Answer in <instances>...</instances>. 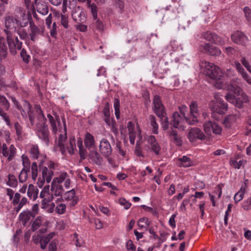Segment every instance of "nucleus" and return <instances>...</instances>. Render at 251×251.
<instances>
[{"instance_id":"nucleus-1","label":"nucleus","mask_w":251,"mask_h":251,"mask_svg":"<svg viewBox=\"0 0 251 251\" xmlns=\"http://www.w3.org/2000/svg\"><path fill=\"white\" fill-rule=\"evenodd\" d=\"M38 114L37 122L35 126V131L38 138L49 145L50 142V131L46 124L47 119L40 106L37 108Z\"/></svg>"},{"instance_id":"nucleus-2","label":"nucleus","mask_w":251,"mask_h":251,"mask_svg":"<svg viewBox=\"0 0 251 251\" xmlns=\"http://www.w3.org/2000/svg\"><path fill=\"white\" fill-rule=\"evenodd\" d=\"M205 73L206 75L213 80L214 86L218 89L224 87V83L221 80L223 73L220 68L214 64L206 62L205 63Z\"/></svg>"},{"instance_id":"nucleus-3","label":"nucleus","mask_w":251,"mask_h":251,"mask_svg":"<svg viewBox=\"0 0 251 251\" xmlns=\"http://www.w3.org/2000/svg\"><path fill=\"white\" fill-rule=\"evenodd\" d=\"M215 101H212L210 103V109L213 112L220 115L225 114L227 111V104L224 101L222 98L218 94L214 95Z\"/></svg>"},{"instance_id":"nucleus-4","label":"nucleus","mask_w":251,"mask_h":251,"mask_svg":"<svg viewBox=\"0 0 251 251\" xmlns=\"http://www.w3.org/2000/svg\"><path fill=\"white\" fill-rule=\"evenodd\" d=\"M20 22L18 20L12 16H7L4 17V26L5 28L3 31L6 34V40L9 42H12L11 33L10 30L12 29H16V26H17Z\"/></svg>"},{"instance_id":"nucleus-5","label":"nucleus","mask_w":251,"mask_h":251,"mask_svg":"<svg viewBox=\"0 0 251 251\" xmlns=\"http://www.w3.org/2000/svg\"><path fill=\"white\" fill-rule=\"evenodd\" d=\"M190 113L185 118V122L190 125H194L198 122V118L200 115L197 102L192 101L190 104Z\"/></svg>"},{"instance_id":"nucleus-6","label":"nucleus","mask_w":251,"mask_h":251,"mask_svg":"<svg viewBox=\"0 0 251 251\" xmlns=\"http://www.w3.org/2000/svg\"><path fill=\"white\" fill-rule=\"evenodd\" d=\"M152 102L153 104L152 110L158 117H162L164 114H166L164 106L162 103L160 96L155 95Z\"/></svg>"},{"instance_id":"nucleus-7","label":"nucleus","mask_w":251,"mask_h":251,"mask_svg":"<svg viewBox=\"0 0 251 251\" xmlns=\"http://www.w3.org/2000/svg\"><path fill=\"white\" fill-rule=\"evenodd\" d=\"M29 29L28 36L32 42H35L37 36L43 35L44 27H38L34 23L32 19L29 21Z\"/></svg>"},{"instance_id":"nucleus-8","label":"nucleus","mask_w":251,"mask_h":251,"mask_svg":"<svg viewBox=\"0 0 251 251\" xmlns=\"http://www.w3.org/2000/svg\"><path fill=\"white\" fill-rule=\"evenodd\" d=\"M200 50L205 53L213 56H219L222 52L219 48L209 43H205L200 47Z\"/></svg>"},{"instance_id":"nucleus-9","label":"nucleus","mask_w":251,"mask_h":251,"mask_svg":"<svg viewBox=\"0 0 251 251\" xmlns=\"http://www.w3.org/2000/svg\"><path fill=\"white\" fill-rule=\"evenodd\" d=\"M73 19L77 24H83L86 21V17L84 12L80 6H77L72 10Z\"/></svg>"},{"instance_id":"nucleus-10","label":"nucleus","mask_w":251,"mask_h":251,"mask_svg":"<svg viewBox=\"0 0 251 251\" xmlns=\"http://www.w3.org/2000/svg\"><path fill=\"white\" fill-rule=\"evenodd\" d=\"M205 137L202 131L197 127L191 128L188 133V138L191 142H195L197 139L203 140Z\"/></svg>"},{"instance_id":"nucleus-11","label":"nucleus","mask_w":251,"mask_h":251,"mask_svg":"<svg viewBox=\"0 0 251 251\" xmlns=\"http://www.w3.org/2000/svg\"><path fill=\"white\" fill-rule=\"evenodd\" d=\"M231 40L236 44L245 45L248 41V38L242 31H236L231 36Z\"/></svg>"},{"instance_id":"nucleus-12","label":"nucleus","mask_w":251,"mask_h":251,"mask_svg":"<svg viewBox=\"0 0 251 251\" xmlns=\"http://www.w3.org/2000/svg\"><path fill=\"white\" fill-rule=\"evenodd\" d=\"M22 161L24 168L19 175V181L21 183H23L26 181L28 176L27 172L29 170L28 158H22Z\"/></svg>"},{"instance_id":"nucleus-13","label":"nucleus","mask_w":251,"mask_h":251,"mask_svg":"<svg viewBox=\"0 0 251 251\" xmlns=\"http://www.w3.org/2000/svg\"><path fill=\"white\" fill-rule=\"evenodd\" d=\"M100 151L101 155L108 157L111 153L112 149L109 142L105 139H103L100 143Z\"/></svg>"},{"instance_id":"nucleus-14","label":"nucleus","mask_w":251,"mask_h":251,"mask_svg":"<svg viewBox=\"0 0 251 251\" xmlns=\"http://www.w3.org/2000/svg\"><path fill=\"white\" fill-rule=\"evenodd\" d=\"M11 39L12 42L10 43L8 40H6L7 44L9 47L10 51L13 53H16V50L18 49L20 50L22 48V42L20 41L17 37L15 38V41L14 39L13 36V33H11Z\"/></svg>"},{"instance_id":"nucleus-15","label":"nucleus","mask_w":251,"mask_h":251,"mask_svg":"<svg viewBox=\"0 0 251 251\" xmlns=\"http://www.w3.org/2000/svg\"><path fill=\"white\" fill-rule=\"evenodd\" d=\"M145 139L151 145L152 151L155 152L156 155H159L160 151V147L157 143L155 136L153 135H147L145 137Z\"/></svg>"},{"instance_id":"nucleus-16","label":"nucleus","mask_w":251,"mask_h":251,"mask_svg":"<svg viewBox=\"0 0 251 251\" xmlns=\"http://www.w3.org/2000/svg\"><path fill=\"white\" fill-rule=\"evenodd\" d=\"M0 152H2L5 157H14L16 155V149L13 145H10L8 149L5 144L1 145L0 143Z\"/></svg>"},{"instance_id":"nucleus-17","label":"nucleus","mask_w":251,"mask_h":251,"mask_svg":"<svg viewBox=\"0 0 251 251\" xmlns=\"http://www.w3.org/2000/svg\"><path fill=\"white\" fill-rule=\"evenodd\" d=\"M62 120L63 123L65 133L64 134H61L59 136L58 145L60 149V150L63 153L64 151V150L65 149L64 142L66 141V140L67 139V127L64 117H62Z\"/></svg>"},{"instance_id":"nucleus-18","label":"nucleus","mask_w":251,"mask_h":251,"mask_svg":"<svg viewBox=\"0 0 251 251\" xmlns=\"http://www.w3.org/2000/svg\"><path fill=\"white\" fill-rule=\"evenodd\" d=\"M234 66L235 67L238 72L241 75L242 77L246 81V82L248 84L251 85V78L245 71L241 64L238 61H235L234 62Z\"/></svg>"},{"instance_id":"nucleus-19","label":"nucleus","mask_w":251,"mask_h":251,"mask_svg":"<svg viewBox=\"0 0 251 251\" xmlns=\"http://www.w3.org/2000/svg\"><path fill=\"white\" fill-rule=\"evenodd\" d=\"M184 121H185L184 118L181 117L178 112H176L173 115V120L171 122V125L175 128H181L180 124Z\"/></svg>"},{"instance_id":"nucleus-20","label":"nucleus","mask_w":251,"mask_h":251,"mask_svg":"<svg viewBox=\"0 0 251 251\" xmlns=\"http://www.w3.org/2000/svg\"><path fill=\"white\" fill-rule=\"evenodd\" d=\"M240 83V79L238 78H233L229 85H227V89L230 92H233L234 94H237L239 93L240 88L239 84Z\"/></svg>"},{"instance_id":"nucleus-21","label":"nucleus","mask_w":251,"mask_h":251,"mask_svg":"<svg viewBox=\"0 0 251 251\" xmlns=\"http://www.w3.org/2000/svg\"><path fill=\"white\" fill-rule=\"evenodd\" d=\"M34 214L31 211L25 210L20 214L19 218L22 222L23 225L25 226L31 218H34Z\"/></svg>"},{"instance_id":"nucleus-22","label":"nucleus","mask_w":251,"mask_h":251,"mask_svg":"<svg viewBox=\"0 0 251 251\" xmlns=\"http://www.w3.org/2000/svg\"><path fill=\"white\" fill-rule=\"evenodd\" d=\"M42 175L43 180H41V183H43V181H46L49 183L51 180L53 172L52 171L49 170L47 167H44L42 170Z\"/></svg>"},{"instance_id":"nucleus-23","label":"nucleus","mask_w":251,"mask_h":251,"mask_svg":"<svg viewBox=\"0 0 251 251\" xmlns=\"http://www.w3.org/2000/svg\"><path fill=\"white\" fill-rule=\"evenodd\" d=\"M248 101V98L247 96L244 94L242 93L239 97L235 99L233 104L239 108H242L244 106V103Z\"/></svg>"},{"instance_id":"nucleus-24","label":"nucleus","mask_w":251,"mask_h":251,"mask_svg":"<svg viewBox=\"0 0 251 251\" xmlns=\"http://www.w3.org/2000/svg\"><path fill=\"white\" fill-rule=\"evenodd\" d=\"M50 190L52 195L56 197L61 196L64 192L63 187L61 185L52 183Z\"/></svg>"},{"instance_id":"nucleus-25","label":"nucleus","mask_w":251,"mask_h":251,"mask_svg":"<svg viewBox=\"0 0 251 251\" xmlns=\"http://www.w3.org/2000/svg\"><path fill=\"white\" fill-rule=\"evenodd\" d=\"M36 6L37 11L42 15H47L49 12V8L47 4L44 1H39L34 3Z\"/></svg>"},{"instance_id":"nucleus-26","label":"nucleus","mask_w":251,"mask_h":251,"mask_svg":"<svg viewBox=\"0 0 251 251\" xmlns=\"http://www.w3.org/2000/svg\"><path fill=\"white\" fill-rule=\"evenodd\" d=\"M148 122L150 123L152 127V132L153 134H157L158 133V125L156 122V119L153 115H150L148 119Z\"/></svg>"},{"instance_id":"nucleus-27","label":"nucleus","mask_w":251,"mask_h":251,"mask_svg":"<svg viewBox=\"0 0 251 251\" xmlns=\"http://www.w3.org/2000/svg\"><path fill=\"white\" fill-rule=\"evenodd\" d=\"M77 0H63L62 12L65 14L67 12V8L74 9L76 7Z\"/></svg>"},{"instance_id":"nucleus-28","label":"nucleus","mask_w":251,"mask_h":251,"mask_svg":"<svg viewBox=\"0 0 251 251\" xmlns=\"http://www.w3.org/2000/svg\"><path fill=\"white\" fill-rule=\"evenodd\" d=\"M7 54V48L3 37L0 36V59L5 58Z\"/></svg>"},{"instance_id":"nucleus-29","label":"nucleus","mask_w":251,"mask_h":251,"mask_svg":"<svg viewBox=\"0 0 251 251\" xmlns=\"http://www.w3.org/2000/svg\"><path fill=\"white\" fill-rule=\"evenodd\" d=\"M179 167H188L194 165L190 158H178L176 162Z\"/></svg>"},{"instance_id":"nucleus-30","label":"nucleus","mask_w":251,"mask_h":251,"mask_svg":"<svg viewBox=\"0 0 251 251\" xmlns=\"http://www.w3.org/2000/svg\"><path fill=\"white\" fill-rule=\"evenodd\" d=\"M38 193L37 188H35L32 184L29 185L27 194L30 199L35 200L37 198Z\"/></svg>"},{"instance_id":"nucleus-31","label":"nucleus","mask_w":251,"mask_h":251,"mask_svg":"<svg viewBox=\"0 0 251 251\" xmlns=\"http://www.w3.org/2000/svg\"><path fill=\"white\" fill-rule=\"evenodd\" d=\"M27 24V23H25L24 25H21L15 30L17 34L19 35L20 39L22 40H25L28 37V34L27 33L26 29L23 28L24 26L26 25Z\"/></svg>"},{"instance_id":"nucleus-32","label":"nucleus","mask_w":251,"mask_h":251,"mask_svg":"<svg viewBox=\"0 0 251 251\" xmlns=\"http://www.w3.org/2000/svg\"><path fill=\"white\" fill-rule=\"evenodd\" d=\"M94 137L89 133H87L84 139L85 146L87 149L94 147Z\"/></svg>"},{"instance_id":"nucleus-33","label":"nucleus","mask_w":251,"mask_h":251,"mask_svg":"<svg viewBox=\"0 0 251 251\" xmlns=\"http://www.w3.org/2000/svg\"><path fill=\"white\" fill-rule=\"evenodd\" d=\"M236 120L235 115H229L227 116L224 120V124L227 127H230Z\"/></svg>"},{"instance_id":"nucleus-34","label":"nucleus","mask_w":251,"mask_h":251,"mask_svg":"<svg viewBox=\"0 0 251 251\" xmlns=\"http://www.w3.org/2000/svg\"><path fill=\"white\" fill-rule=\"evenodd\" d=\"M113 6L118 9V11L122 13L124 11L125 2L124 0H113Z\"/></svg>"},{"instance_id":"nucleus-35","label":"nucleus","mask_w":251,"mask_h":251,"mask_svg":"<svg viewBox=\"0 0 251 251\" xmlns=\"http://www.w3.org/2000/svg\"><path fill=\"white\" fill-rule=\"evenodd\" d=\"M88 7L90 9L91 12L93 15V18L95 20L97 19L98 10L96 5L93 3H91L90 0H88L87 2Z\"/></svg>"},{"instance_id":"nucleus-36","label":"nucleus","mask_w":251,"mask_h":251,"mask_svg":"<svg viewBox=\"0 0 251 251\" xmlns=\"http://www.w3.org/2000/svg\"><path fill=\"white\" fill-rule=\"evenodd\" d=\"M43 223V218L41 216H38L34 221L32 226L31 230L32 231H36L41 226Z\"/></svg>"},{"instance_id":"nucleus-37","label":"nucleus","mask_w":251,"mask_h":251,"mask_svg":"<svg viewBox=\"0 0 251 251\" xmlns=\"http://www.w3.org/2000/svg\"><path fill=\"white\" fill-rule=\"evenodd\" d=\"M70 146L68 148V151L70 155L74 154L75 150H76L75 140L74 137L69 138Z\"/></svg>"},{"instance_id":"nucleus-38","label":"nucleus","mask_w":251,"mask_h":251,"mask_svg":"<svg viewBox=\"0 0 251 251\" xmlns=\"http://www.w3.org/2000/svg\"><path fill=\"white\" fill-rule=\"evenodd\" d=\"M67 176L68 174L66 172L61 173L58 177H55L53 179L52 183L60 184L66 179Z\"/></svg>"},{"instance_id":"nucleus-39","label":"nucleus","mask_w":251,"mask_h":251,"mask_svg":"<svg viewBox=\"0 0 251 251\" xmlns=\"http://www.w3.org/2000/svg\"><path fill=\"white\" fill-rule=\"evenodd\" d=\"M8 180L6 182L7 185L12 187H15L17 186V180L13 175L9 174L8 176Z\"/></svg>"},{"instance_id":"nucleus-40","label":"nucleus","mask_w":251,"mask_h":251,"mask_svg":"<svg viewBox=\"0 0 251 251\" xmlns=\"http://www.w3.org/2000/svg\"><path fill=\"white\" fill-rule=\"evenodd\" d=\"M120 100L118 98H115L114 100V107L115 110V114L117 119H119L120 116Z\"/></svg>"},{"instance_id":"nucleus-41","label":"nucleus","mask_w":251,"mask_h":251,"mask_svg":"<svg viewBox=\"0 0 251 251\" xmlns=\"http://www.w3.org/2000/svg\"><path fill=\"white\" fill-rule=\"evenodd\" d=\"M75 197V189H72L70 191H67L64 194L65 200L69 201L73 200Z\"/></svg>"},{"instance_id":"nucleus-42","label":"nucleus","mask_w":251,"mask_h":251,"mask_svg":"<svg viewBox=\"0 0 251 251\" xmlns=\"http://www.w3.org/2000/svg\"><path fill=\"white\" fill-rule=\"evenodd\" d=\"M0 116L2 119L5 122L6 124L10 126L11 125V122L10 120L8 115L4 112V110L0 107Z\"/></svg>"},{"instance_id":"nucleus-43","label":"nucleus","mask_w":251,"mask_h":251,"mask_svg":"<svg viewBox=\"0 0 251 251\" xmlns=\"http://www.w3.org/2000/svg\"><path fill=\"white\" fill-rule=\"evenodd\" d=\"M166 114H164L163 117H159L161 122L162 128L163 130H166L169 127V122L168 117L166 116Z\"/></svg>"},{"instance_id":"nucleus-44","label":"nucleus","mask_w":251,"mask_h":251,"mask_svg":"<svg viewBox=\"0 0 251 251\" xmlns=\"http://www.w3.org/2000/svg\"><path fill=\"white\" fill-rule=\"evenodd\" d=\"M66 210V205L64 203H60L55 207V212L59 214L62 215L65 213Z\"/></svg>"},{"instance_id":"nucleus-45","label":"nucleus","mask_w":251,"mask_h":251,"mask_svg":"<svg viewBox=\"0 0 251 251\" xmlns=\"http://www.w3.org/2000/svg\"><path fill=\"white\" fill-rule=\"evenodd\" d=\"M214 123L211 121H207L203 125L204 130L207 134H210L212 130L213 125Z\"/></svg>"},{"instance_id":"nucleus-46","label":"nucleus","mask_w":251,"mask_h":251,"mask_svg":"<svg viewBox=\"0 0 251 251\" xmlns=\"http://www.w3.org/2000/svg\"><path fill=\"white\" fill-rule=\"evenodd\" d=\"M14 127L18 138H22L24 132L22 126L18 122H16L14 124Z\"/></svg>"},{"instance_id":"nucleus-47","label":"nucleus","mask_w":251,"mask_h":251,"mask_svg":"<svg viewBox=\"0 0 251 251\" xmlns=\"http://www.w3.org/2000/svg\"><path fill=\"white\" fill-rule=\"evenodd\" d=\"M216 33L211 32V31H207L206 32H203L202 34V36L204 39L209 42H212L214 37H215Z\"/></svg>"},{"instance_id":"nucleus-48","label":"nucleus","mask_w":251,"mask_h":251,"mask_svg":"<svg viewBox=\"0 0 251 251\" xmlns=\"http://www.w3.org/2000/svg\"><path fill=\"white\" fill-rule=\"evenodd\" d=\"M216 33L211 32V31H207L206 32H203L202 34V36L204 39L209 42H212L214 37H215Z\"/></svg>"},{"instance_id":"nucleus-49","label":"nucleus","mask_w":251,"mask_h":251,"mask_svg":"<svg viewBox=\"0 0 251 251\" xmlns=\"http://www.w3.org/2000/svg\"><path fill=\"white\" fill-rule=\"evenodd\" d=\"M0 103L2 104V105L3 106L4 108L6 110H8L10 107V104L7 100L6 99L5 97L3 96L0 95Z\"/></svg>"},{"instance_id":"nucleus-50","label":"nucleus","mask_w":251,"mask_h":251,"mask_svg":"<svg viewBox=\"0 0 251 251\" xmlns=\"http://www.w3.org/2000/svg\"><path fill=\"white\" fill-rule=\"evenodd\" d=\"M30 153L32 157H39L40 152L38 146L37 145H33L30 148Z\"/></svg>"},{"instance_id":"nucleus-51","label":"nucleus","mask_w":251,"mask_h":251,"mask_svg":"<svg viewBox=\"0 0 251 251\" xmlns=\"http://www.w3.org/2000/svg\"><path fill=\"white\" fill-rule=\"evenodd\" d=\"M211 42L214 44L219 46H223L225 44V40L216 34H215V37H214Z\"/></svg>"},{"instance_id":"nucleus-52","label":"nucleus","mask_w":251,"mask_h":251,"mask_svg":"<svg viewBox=\"0 0 251 251\" xmlns=\"http://www.w3.org/2000/svg\"><path fill=\"white\" fill-rule=\"evenodd\" d=\"M242 207L245 210H249L251 209V197L243 201Z\"/></svg>"},{"instance_id":"nucleus-53","label":"nucleus","mask_w":251,"mask_h":251,"mask_svg":"<svg viewBox=\"0 0 251 251\" xmlns=\"http://www.w3.org/2000/svg\"><path fill=\"white\" fill-rule=\"evenodd\" d=\"M20 55L24 62L27 63L29 61L30 57L29 55L27 54L26 50L24 49L22 50Z\"/></svg>"},{"instance_id":"nucleus-54","label":"nucleus","mask_w":251,"mask_h":251,"mask_svg":"<svg viewBox=\"0 0 251 251\" xmlns=\"http://www.w3.org/2000/svg\"><path fill=\"white\" fill-rule=\"evenodd\" d=\"M32 177L33 179H35L37 176L38 168L36 162H33L31 165Z\"/></svg>"},{"instance_id":"nucleus-55","label":"nucleus","mask_w":251,"mask_h":251,"mask_svg":"<svg viewBox=\"0 0 251 251\" xmlns=\"http://www.w3.org/2000/svg\"><path fill=\"white\" fill-rule=\"evenodd\" d=\"M61 24L65 28H68L69 27L68 25V17L64 14L61 15Z\"/></svg>"},{"instance_id":"nucleus-56","label":"nucleus","mask_w":251,"mask_h":251,"mask_svg":"<svg viewBox=\"0 0 251 251\" xmlns=\"http://www.w3.org/2000/svg\"><path fill=\"white\" fill-rule=\"evenodd\" d=\"M119 202L121 205L124 206L126 209H129L131 205L130 203L126 201V200L123 198L119 199Z\"/></svg>"},{"instance_id":"nucleus-57","label":"nucleus","mask_w":251,"mask_h":251,"mask_svg":"<svg viewBox=\"0 0 251 251\" xmlns=\"http://www.w3.org/2000/svg\"><path fill=\"white\" fill-rule=\"evenodd\" d=\"M16 16L19 17H24L25 14V10L21 7H17L15 10Z\"/></svg>"},{"instance_id":"nucleus-58","label":"nucleus","mask_w":251,"mask_h":251,"mask_svg":"<svg viewBox=\"0 0 251 251\" xmlns=\"http://www.w3.org/2000/svg\"><path fill=\"white\" fill-rule=\"evenodd\" d=\"M87 150H88L87 155L89 157H96L98 154V153L97 152V151L96 150L95 146L93 147L92 148H88Z\"/></svg>"},{"instance_id":"nucleus-59","label":"nucleus","mask_w":251,"mask_h":251,"mask_svg":"<svg viewBox=\"0 0 251 251\" xmlns=\"http://www.w3.org/2000/svg\"><path fill=\"white\" fill-rule=\"evenodd\" d=\"M212 131L215 134H220L222 132V128L217 124L214 123Z\"/></svg>"},{"instance_id":"nucleus-60","label":"nucleus","mask_w":251,"mask_h":251,"mask_svg":"<svg viewBox=\"0 0 251 251\" xmlns=\"http://www.w3.org/2000/svg\"><path fill=\"white\" fill-rule=\"evenodd\" d=\"M50 29V34L51 37H55L57 34V25L55 22H53Z\"/></svg>"},{"instance_id":"nucleus-61","label":"nucleus","mask_w":251,"mask_h":251,"mask_svg":"<svg viewBox=\"0 0 251 251\" xmlns=\"http://www.w3.org/2000/svg\"><path fill=\"white\" fill-rule=\"evenodd\" d=\"M244 12L247 20L251 22V9L249 7H245L244 8Z\"/></svg>"},{"instance_id":"nucleus-62","label":"nucleus","mask_w":251,"mask_h":251,"mask_svg":"<svg viewBox=\"0 0 251 251\" xmlns=\"http://www.w3.org/2000/svg\"><path fill=\"white\" fill-rule=\"evenodd\" d=\"M24 3L27 9L32 10L35 9L33 3H32L31 0H24Z\"/></svg>"},{"instance_id":"nucleus-63","label":"nucleus","mask_w":251,"mask_h":251,"mask_svg":"<svg viewBox=\"0 0 251 251\" xmlns=\"http://www.w3.org/2000/svg\"><path fill=\"white\" fill-rule=\"evenodd\" d=\"M90 162L95 163V164L100 166L102 165V158H89Z\"/></svg>"},{"instance_id":"nucleus-64","label":"nucleus","mask_w":251,"mask_h":251,"mask_svg":"<svg viewBox=\"0 0 251 251\" xmlns=\"http://www.w3.org/2000/svg\"><path fill=\"white\" fill-rule=\"evenodd\" d=\"M240 158H231L229 163L230 165L232 166L235 169H239V166L238 165V160Z\"/></svg>"}]
</instances>
